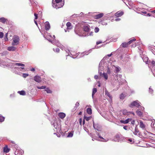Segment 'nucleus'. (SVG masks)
Returning <instances> with one entry per match:
<instances>
[{"mask_svg": "<svg viewBox=\"0 0 155 155\" xmlns=\"http://www.w3.org/2000/svg\"><path fill=\"white\" fill-rule=\"evenodd\" d=\"M112 59L108 58L107 56H105L101 60L99 64V67L100 68H110L111 67H114L115 68H118L117 67L115 66L114 62H112Z\"/></svg>", "mask_w": 155, "mask_h": 155, "instance_id": "obj_1", "label": "nucleus"}, {"mask_svg": "<svg viewBox=\"0 0 155 155\" xmlns=\"http://www.w3.org/2000/svg\"><path fill=\"white\" fill-rule=\"evenodd\" d=\"M52 125L54 127L55 129H56V131L57 132H59L61 130V125L60 124L58 125L57 122L56 120H54L51 122Z\"/></svg>", "mask_w": 155, "mask_h": 155, "instance_id": "obj_2", "label": "nucleus"}, {"mask_svg": "<svg viewBox=\"0 0 155 155\" xmlns=\"http://www.w3.org/2000/svg\"><path fill=\"white\" fill-rule=\"evenodd\" d=\"M44 37H45L47 40H48L49 41L51 42L52 43H53V42L52 41L55 38V36L54 35L53 36V37H52L51 40L50 39V37L51 38V36L50 34H48L47 32H45L44 34Z\"/></svg>", "mask_w": 155, "mask_h": 155, "instance_id": "obj_3", "label": "nucleus"}, {"mask_svg": "<svg viewBox=\"0 0 155 155\" xmlns=\"http://www.w3.org/2000/svg\"><path fill=\"white\" fill-rule=\"evenodd\" d=\"M140 103L138 100H136L132 102L129 105V107H132L134 106H135L139 108L140 106Z\"/></svg>", "mask_w": 155, "mask_h": 155, "instance_id": "obj_4", "label": "nucleus"}, {"mask_svg": "<svg viewBox=\"0 0 155 155\" xmlns=\"http://www.w3.org/2000/svg\"><path fill=\"white\" fill-rule=\"evenodd\" d=\"M13 42L12 43L13 45H16L19 44V37L16 35L14 36L13 38Z\"/></svg>", "mask_w": 155, "mask_h": 155, "instance_id": "obj_5", "label": "nucleus"}, {"mask_svg": "<svg viewBox=\"0 0 155 155\" xmlns=\"http://www.w3.org/2000/svg\"><path fill=\"white\" fill-rule=\"evenodd\" d=\"M53 6L54 8L58 9L62 7L64 5V3L53 2Z\"/></svg>", "mask_w": 155, "mask_h": 155, "instance_id": "obj_6", "label": "nucleus"}, {"mask_svg": "<svg viewBox=\"0 0 155 155\" xmlns=\"http://www.w3.org/2000/svg\"><path fill=\"white\" fill-rule=\"evenodd\" d=\"M121 77L122 76L121 75L117 74L115 78L116 80L117 81V82L119 84H122V81H121Z\"/></svg>", "mask_w": 155, "mask_h": 155, "instance_id": "obj_7", "label": "nucleus"}, {"mask_svg": "<svg viewBox=\"0 0 155 155\" xmlns=\"http://www.w3.org/2000/svg\"><path fill=\"white\" fill-rule=\"evenodd\" d=\"M97 136H98L101 139L100 140H98V139H96L94 138H93L92 139V140L94 141V140H98L99 141L103 142H107L108 140V138H107L106 139H104L102 137H101L100 135L98 133H97Z\"/></svg>", "mask_w": 155, "mask_h": 155, "instance_id": "obj_8", "label": "nucleus"}, {"mask_svg": "<svg viewBox=\"0 0 155 155\" xmlns=\"http://www.w3.org/2000/svg\"><path fill=\"white\" fill-rule=\"evenodd\" d=\"M23 153V151L22 150H21L20 148H18L15 150V155H22Z\"/></svg>", "mask_w": 155, "mask_h": 155, "instance_id": "obj_9", "label": "nucleus"}, {"mask_svg": "<svg viewBox=\"0 0 155 155\" xmlns=\"http://www.w3.org/2000/svg\"><path fill=\"white\" fill-rule=\"evenodd\" d=\"M93 127L94 128L98 131H100L101 130L100 126L98 124H94L93 123Z\"/></svg>", "mask_w": 155, "mask_h": 155, "instance_id": "obj_10", "label": "nucleus"}, {"mask_svg": "<svg viewBox=\"0 0 155 155\" xmlns=\"http://www.w3.org/2000/svg\"><path fill=\"white\" fill-rule=\"evenodd\" d=\"M34 80L38 83H40L41 81V77L38 76H35L34 77Z\"/></svg>", "mask_w": 155, "mask_h": 155, "instance_id": "obj_11", "label": "nucleus"}, {"mask_svg": "<svg viewBox=\"0 0 155 155\" xmlns=\"http://www.w3.org/2000/svg\"><path fill=\"white\" fill-rule=\"evenodd\" d=\"M66 25L67 27V30H65V32H67V30H70L72 28L71 24L70 22H67L66 24Z\"/></svg>", "mask_w": 155, "mask_h": 155, "instance_id": "obj_12", "label": "nucleus"}, {"mask_svg": "<svg viewBox=\"0 0 155 155\" xmlns=\"http://www.w3.org/2000/svg\"><path fill=\"white\" fill-rule=\"evenodd\" d=\"M120 136L118 134L116 135L113 138V140L115 141H119L120 140Z\"/></svg>", "mask_w": 155, "mask_h": 155, "instance_id": "obj_13", "label": "nucleus"}, {"mask_svg": "<svg viewBox=\"0 0 155 155\" xmlns=\"http://www.w3.org/2000/svg\"><path fill=\"white\" fill-rule=\"evenodd\" d=\"M58 116L61 119H64L65 117V114L64 113L61 112L58 114Z\"/></svg>", "mask_w": 155, "mask_h": 155, "instance_id": "obj_14", "label": "nucleus"}, {"mask_svg": "<svg viewBox=\"0 0 155 155\" xmlns=\"http://www.w3.org/2000/svg\"><path fill=\"white\" fill-rule=\"evenodd\" d=\"M131 120V119H127L125 120H120V122L122 123L126 124L128 123Z\"/></svg>", "mask_w": 155, "mask_h": 155, "instance_id": "obj_15", "label": "nucleus"}, {"mask_svg": "<svg viewBox=\"0 0 155 155\" xmlns=\"http://www.w3.org/2000/svg\"><path fill=\"white\" fill-rule=\"evenodd\" d=\"M140 127L143 130H144L145 127V124L143 123L142 121H140L139 124Z\"/></svg>", "mask_w": 155, "mask_h": 155, "instance_id": "obj_16", "label": "nucleus"}, {"mask_svg": "<svg viewBox=\"0 0 155 155\" xmlns=\"http://www.w3.org/2000/svg\"><path fill=\"white\" fill-rule=\"evenodd\" d=\"M90 29V26L88 25H85L84 27V31L86 32H88L89 31Z\"/></svg>", "mask_w": 155, "mask_h": 155, "instance_id": "obj_17", "label": "nucleus"}, {"mask_svg": "<svg viewBox=\"0 0 155 155\" xmlns=\"http://www.w3.org/2000/svg\"><path fill=\"white\" fill-rule=\"evenodd\" d=\"M16 48L13 46L8 47L7 50L9 51H14L15 50Z\"/></svg>", "mask_w": 155, "mask_h": 155, "instance_id": "obj_18", "label": "nucleus"}, {"mask_svg": "<svg viewBox=\"0 0 155 155\" xmlns=\"http://www.w3.org/2000/svg\"><path fill=\"white\" fill-rule=\"evenodd\" d=\"M123 14V12H118L115 14V16L117 17L121 16Z\"/></svg>", "mask_w": 155, "mask_h": 155, "instance_id": "obj_19", "label": "nucleus"}, {"mask_svg": "<svg viewBox=\"0 0 155 155\" xmlns=\"http://www.w3.org/2000/svg\"><path fill=\"white\" fill-rule=\"evenodd\" d=\"M50 28V25L49 23L47 21L45 23V28L47 30H48Z\"/></svg>", "mask_w": 155, "mask_h": 155, "instance_id": "obj_20", "label": "nucleus"}, {"mask_svg": "<svg viewBox=\"0 0 155 155\" xmlns=\"http://www.w3.org/2000/svg\"><path fill=\"white\" fill-rule=\"evenodd\" d=\"M10 150V149L8 148L7 146H6L4 147L3 149V151L5 153H8Z\"/></svg>", "mask_w": 155, "mask_h": 155, "instance_id": "obj_21", "label": "nucleus"}, {"mask_svg": "<svg viewBox=\"0 0 155 155\" xmlns=\"http://www.w3.org/2000/svg\"><path fill=\"white\" fill-rule=\"evenodd\" d=\"M143 61L146 63V64H149V61H148V58L147 57H144L143 58Z\"/></svg>", "mask_w": 155, "mask_h": 155, "instance_id": "obj_22", "label": "nucleus"}, {"mask_svg": "<svg viewBox=\"0 0 155 155\" xmlns=\"http://www.w3.org/2000/svg\"><path fill=\"white\" fill-rule=\"evenodd\" d=\"M105 94L107 96L110 98V99L112 101V96L110 95V93L107 91V90H105Z\"/></svg>", "mask_w": 155, "mask_h": 155, "instance_id": "obj_23", "label": "nucleus"}, {"mask_svg": "<svg viewBox=\"0 0 155 155\" xmlns=\"http://www.w3.org/2000/svg\"><path fill=\"white\" fill-rule=\"evenodd\" d=\"M104 15V14L103 13H100V14L97 15H95V17L96 18L98 19L100 18L103 17Z\"/></svg>", "mask_w": 155, "mask_h": 155, "instance_id": "obj_24", "label": "nucleus"}, {"mask_svg": "<svg viewBox=\"0 0 155 155\" xmlns=\"http://www.w3.org/2000/svg\"><path fill=\"white\" fill-rule=\"evenodd\" d=\"M122 113L124 115H128L131 113L130 112H128L127 110L124 109L123 110Z\"/></svg>", "mask_w": 155, "mask_h": 155, "instance_id": "obj_25", "label": "nucleus"}, {"mask_svg": "<svg viewBox=\"0 0 155 155\" xmlns=\"http://www.w3.org/2000/svg\"><path fill=\"white\" fill-rule=\"evenodd\" d=\"M137 114L139 116H141L142 115V113L139 109H138L136 111Z\"/></svg>", "mask_w": 155, "mask_h": 155, "instance_id": "obj_26", "label": "nucleus"}, {"mask_svg": "<svg viewBox=\"0 0 155 155\" xmlns=\"http://www.w3.org/2000/svg\"><path fill=\"white\" fill-rule=\"evenodd\" d=\"M53 2H58L60 3H64V1H62V0H53L52 4H53Z\"/></svg>", "mask_w": 155, "mask_h": 155, "instance_id": "obj_27", "label": "nucleus"}, {"mask_svg": "<svg viewBox=\"0 0 155 155\" xmlns=\"http://www.w3.org/2000/svg\"><path fill=\"white\" fill-rule=\"evenodd\" d=\"M20 95H25L26 94L25 92L24 91H19L18 92Z\"/></svg>", "mask_w": 155, "mask_h": 155, "instance_id": "obj_28", "label": "nucleus"}, {"mask_svg": "<svg viewBox=\"0 0 155 155\" xmlns=\"http://www.w3.org/2000/svg\"><path fill=\"white\" fill-rule=\"evenodd\" d=\"M105 80H107L108 79V76L107 73H105L103 72L102 76Z\"/></svg>", "mask_w": 155, "mask_h": 155, "instance_id": "obj_29", "label": "nucleus"}, {"mask_svg": "<svg viewBox=\"0 0 155 155\" xmlns=\"http://www.w3.org/2000/svg\"><path fill=\"white\" fill-rule=\"evenodd\" d=\"M149 64L151 65L153 67H155V62L154 61H149Z\"/></svg>", "mask_w": 155, "mask_h": 155, "instance_id": "obj_30", "label": "nucleus"}, {"mask_svg": "<svg viewBox=\"0 0 155 155\" xmlns=\"http://www.w3.org/2000/svg\"><path fill=\"white\" fill-rule=\"evenodd\" d=\"M45 91H46L47 93H49L51 94L52 93V91L50 89L48 88H46L45 89Z\"/></svg>", "mask_w": 155, "mask_h": 155, "instance_id": "obj_31", "label": "nucleus"}, {"mask_svg": "<svg viewBox=\"0 0 155 155\" xmlns=\"http://www.w3.org/2000/svg\"><path fill=\"white\" fill-rule=\"evenodd\" d=\"M87 113L89 114H92V110L91 108H87Z\"/></svg>", "mask_w": 155, "mask_h": 155, "instance_id": "obj_32", "label": "nucleus"}, {"mask_svg": "<svg viewBox=\"0 0 155 155\" xmlns=\"http://www.w3.org/2000/svg\"><path fill=\"white\" fill-rule=\"evenodd\" d=\"M14 65L21 67L25 66V65L22 63H15L14 64Z\"/></svg>", "mask_w": 155, "mask_h": 155, "instance_id": "obj_33", "label": "nucleus"}, {"mask_svg": "<svg viewBox=\"0 0 155 155\" xmlns=\"http://www.w3.org/2000/svg\"><path fill=\"white\" fill-rule=\"evenodd\" d=\"M129 45L128 42L127 43H123L121 45V46H122L123 47H127Z\"/></svg>", "mask_w": 155, "mask_h": 155, "instance_id": "obj_34", "label": "nucleus"}, {"mask_svg": "<svg viewBox=\"0 0 155 155\" xmlns=\"http://www.w3.org/2000/svg\"><path fill=\"white\" fill-rule=\"evenodd\" d=\"M97 89L96 88H94L92 91V97L93 98L94 95L97 92Z\"/></svg>", "mask_w": 155, "mask_h": 155, "instance_id": "obj_35", "label": "nucleus"}, {"mask_svg": "<svg viewBox=\"0 0 155 155\" xmlns=\"http://www.w3.org/2000/svg\"><path fill=\"white\" fill-rule=\"evenodd\" d=\"M56 45L58 47H60L61 48L62 50L64 48V47L63 45H61L60 44L58 43H57Z\"/></svg>", "mask_w": 155, "mask_h": 155, "instance_id": "obj_36", "label": "nucleus"}, {"mask_svg": "<svg viewBox=\"0 0 155 155\" xmlns=\"http://www.w3.org/2000/svg\"><path fill=\"white\" fill-rule=\"evenodd\" d=\"M12 143L13 144L12 146L14 147L15 150H16V149H18V148H19V147H18V145L15 144L13 141H12Z\"/></svg>", "mask_w": 155, "mask_h": 155, "instance_id": "obj_37", "label": "nucleus"}, {"mask_svg": "<svg viewBox=\"0 0 155 155\" xmlns=\"http://www.w3.org/2000/svg\"><path fill=\"white\" fill-rule=\"evenodd\" d=\"M139 132V130L136 127H135V131L134 132V134L135 135H137Z\"/></svg>", "mask_w": 155, "mask_h": 155, "instance_id": "obj_38", "label": "nucleus"}, {"mask_svg": "<svg viewBox=\"0 0 155 155\" xmlns=\"http://www.w3.org/2000/svg\"><path fill=\"white\" fill-rule=\"evenodd\" d=\"M103 68H100L98 71V72L101 76H102L103 73L104 71H102V69Z\"/></svg>", "mask_w": 155, "mask_h": 155, "instance_id": "obj_39", "label": "nucleus"}, {"mask_svg": "<svg viewBox=\"0 0 155 155\" xmlns=\"http://www.w3.org/2000/svg\"><path fill=\"white\" fill-rule=\"evenodd\" d=\"M6 19L4 18H0V21L3 23H5L6 21Z\"/></svg>", "mask_w": 155, "mask_h": 155, "instance_id": "obj_40", "label": "nucleus"}, {"mask_svg": "<svg viewBox=\"0 0 155 155\" xmlns=\"http://www.w3.org/2000/svg\"><path fill=\"white\" fill-rule=\"evenodd\" d=\"M125 94H124L123 93L121 94L120 95V99L123 100L125 97Z\"/></svg>", "mask_w": 155, "mask_h": 155, "instance_id": "obj_41", "label": "nucleus"}, {"mask_svg": "<svg viewBox=\"0 0 155 155\" xmlns=\"http://www.w3.org/2000/svg\"><path fill=\"white\" fill-rule=\"evenodd\" d=\"M73 132H71L68 133V134L67 136L68 137H72L73 136Z\"/></svg>", "mask_w": 155, "mask_h": 155, "instance_id": "obj_42", "label": "nucleus"}, {"mask_svg": "<svg viewBox=\"0 0 155 155\" xmlns=\"http://www.w3.org/2000/svg\"><path fill=\"white\" fill-rule=\"evenodd\" d=\"M5 117L0 115V122H2L4 121Z\"/></svg>", "mask_w": 155, "mask_h": 155, "instance_id": "obj_43", "label": "nucleus"}, {"mask_svg": "<svg viewBox=\"0 0 155 155\" xmlns=\"http://www.w3.org/2000/svg\"><path fill=\"white\" fill-rule=\"evenodd\" d=\"M136 40L135 38H134L132 39H131L128 42V43H129V45L131 43H132L133 41H135Z\"/></svg>", "mask_w": 155, "mask_h": 155, "instance_id": "obj_44", "label": "nucleus"}, {"mask_svg": "<svg viewBox=\"0 0 155 155\" xmlns=\"http://www.w3.org/2000/svg\"><path fill=\"white\" fill-rule=\"evenodd\" d=\"M37 88L39 89H45L46 88V86H43L41 87H37Z\"/></svg>", "mask_w": 155, "mask_h": 155, "instance_id": "obj_45", "label": "nucleus"}, {"mask_svg": "<svg viewBox=\"0 0 155 155\" xmlns=\"http://www.w3.org/2000/svg\"><path fill=\"white\" fill-rule=\"evenodd\" d=\"M79 103L78 102H76L75 104V106L74 107V108L76 109L79 106Z\"/></svg>", "mask_w": 155, "mask_h": 155, "instance_id": "obj_46", "label": "nucleus"}, {"mask_svg": "<svg viewBox=\"0 0 155 155\" xmlns=\"http://www.w3.org/2000/svg\"><path fill=\"white\" fill-rule=\"evenodd\" d=\"M91 117H84V119L85 120L87 121L89 120L91 118Z\"/></svg>", "mask_w": 155, "mask_h": 155, "instance_id": "obj_47", "label": "nucleus"}, {"mask_svg": "<svg viewBox=\"0 0 155 155\" xmlns=\"http://www.w3.org/2000/svg\"><path fill=\"white\" fill-rule=\"evenodd\" d=\"M153 90L150 87H149V92L151 94H152L153 92Z\"/></svg>", "mask_w": 155, "mask_h": 155, "instance_id": "obj_48", "label": "nucleus"}, {"mask_svg": "<svg viewBox=\"0 0 155 155\" xmlns=\"http://www.w3.org/2000/svg\"><path fill=\"white\" fill-rule=\"evenodd\" d=\"M99 28L97 27H96L94 29V31L95 32L97 33L99 31Z\"/></svg>", "mask_w": 155, "mask_h": 155, "instance_id": "obj_49", "label": "nucleus"}, {"mask_svg": "<svg viewBox=\"0 0 155 155\" xmlns=\"http://www.w3.org/2000/svg\"><path fill=\"white\" fill-rule=\"evenodd\" d=\"M101 24L102 25H105L107 24V23L105 21H101Z\"/></svg>", "mask_w": 155, "mask_h": 155, "instance_id": "obj_50", "label": "nucleus"}, {"mask_svg": "<svg viewBox=\"0 0 155 155\" xmlns=\"http://www.w3.org/2000/svg\"><path fill=\"white\" fill-rule=\"evenodd\" d=\"M140 108V109H139V110H141V111H143L144 110V108L143 107H142L140 106V107H139Z\"/></svg>", "mask_w": 155, "mask_h": 155, "instance_id": "obj_51", "label": "nucleus"}, {"mask_svg": "<svg viewBox=\"0 0 155 155\" xmlns=\"http://www.w3.org/2000/svg\"><path fill=\"white\" fill-rule=\"evenodd\" d=\"M53 50L54 51H55L57 52H58L59 51V48H56L55 50L54 49H53Z\"/></svg>", "mask_w": 155, "mask_h": 155, "instance_id": "obj_52", "label": "nucleus"}, {"mask_svg": "<svg viewBox=\"0 0 155 155\" xmlns=\"http://www.w3.org/2000/svg\"><path fill=\"white\" fill-rule=\"evenodd\" d=\"M28 74H23V77L24 78H26V77L28 76Z\"/></svg>", "mask_w": 155, "mask_h": 155, "instance_id": "obj_53", "label": "nucleus"}, {"mask_svg": "<svg viewBox=\"0 0 155 155\" xmlns=\"http://www.w3.org/2000/svg\"><path fill=\"white\" fill-rule=\"evenodd\" d=\"M3 36V34L2 32H0V38H2Z\"/></svg>", "mask_w": 155, "mask_h": 155, "instance_id": "obj_54", "label": "nucleus"}, {"mask_svg": "<svg viewBox=\"0 0 155 155\" xmlns=\"http://www.w3.org/2000/svg\"><path fill=\"white\" fill-rule=\"evenodd\" d=\"M120 71V68H116L115 72L116 73H117L119 72Z\"/></svg>", "mask_w": 155, "mask_h": 155, "instance_id": "obj_55", "label": "nucleus"}, {"mask_svg": "<svg viewBox=\"0 0 155 155\" xmlns=\"http://www.w3.org/2000/svg\"><path fill=\"white\" fill-rule=\"evenodd\" d=\"M131 121V124H134L135 121L134 120H132L131 119V120H130V121Z\"/></svg>", "mask_w": 155, "mask_h": 155, "instance_id": "obj_56", "label": "nucleus"}, {"mask_svg": "<svg viewBox=\"0 0 155 155\" xmlns=\"http://www.w3.org/2000/svg\"><path fill=\"white\" fill-rule=\"evenodd\" d=\"M34 15L35 16V19H36L38 18V14L36 13L34 14Z\"/></svg>", "mask_w": 155, "mask_h": 155, "instance_id": "obj_57", "label": "nucleus"}, {"mask_svg": "<svg viewBox=\"0 0 155 155\" xmlns=\"http://www.w3.org/2000/svg\"><path fill=\"white\" fill-rule=\"evenodd\" d=\"M102 42L101 41H98L97 42L96 44L97 45H98L99 44L102 43Z\"/></svg>", "mask_w": 155, "mask_h": 155, "instance_id": "obj_58", "label": "nucleus"}, {"mask_svg": "<svg viewBox=\"0 0 155 155\" xmlns=\"http://www.w3.org/2000/svg\"><path fill=\"white\" fill-rule=\"evenodd\" d=\"M112 54L111 53L110 54H107V55H106V56H107V57L109 58L108 57H110L112 55Z\"/></svg>", "mask_w": 155, "mask_h": 155, "instance_id": "obj_59", "label": "nucleus"}, {"mask_svg": "<svg viewBox=\"0 0 155 155\" xmlns=\"http://www.w3.org/2000/svg\"><path fill=\"white\" fill-rule=\"evenodd\" d=\"M93 32H91L89 35H87L88 36L92 35H93Z\"/></svg>", "mask_w": 155, "mask_h": 155, "instance_id": "obj_60", "label": "nucleus"}, {"mask_svg": "<svg viewBox=\"0 0 155 155\" xmlns=\"http://www.w3.org/2000/svg\"><path fill=\"white\" fill-rule=\"evenodd\" d=\"M94 78L95 79H97L98 78V76L97 75H95L94 76Z\"/></svg>", "mask_w": 155, "mask_h": 155, "instance_id": "obj_61", "label": "nucleus"}, {"mask_svg": "<svg viewBox=\"0 0 155 155\" xmlns=\"http://www.w3.org/2000/svg\"><path fill=\"white\" fill-rule=\"evenodd\" d=\"M127 126H124L123 127V128H124V130H127Z\"/></svg>", "mask_w": 155, "mask_h": 155, "instance_id": "obj_62", "label": "nucleus"}, {"mask_svg": "<svg viewBox=\"0 0 155 155\" xmlns=\"http://www.w3.org/2000/svg\"><path fill=\"white\" fill-rule=\"evenodd\" d=\"M120 19L119 18H117L115 19V21H120Z\"/></svg>", "mask_w": 155, "mask_h": 155, "instance_id": "obj_63", "label": "nucleus"}, {"mask_svg": "<svg viewBox=\"0 0 155 155\" xmlns=\"http://www.w3.org/2000/svg\"><path fill=\"white\" fill-rule=\"evenodd\" d=\"M31 71H35V68H31Z\"/></svg>", "mask_w": 155, "mask_h": 155, "instance_id": "obj_64", "label": "nucleus"}]
</instances>
